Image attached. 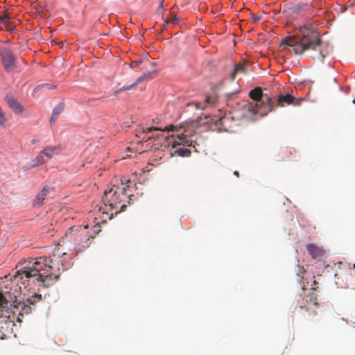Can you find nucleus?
I'll use <instances>...</instances> for the list:
<instances>
[{"mask_svg": "<svg viewBox=\"0 0 355 355\" xmlns=\"http://www.w3.org/2000/svg\"><path fill=\"white\" fill-rule=\"evenodd\" d=\"M307 6L306 4H295L294 5L291 9L293 10V12L295 13H300L301 11L304 10V8Z\"/></svg>", "mask_w": 355, "mask_h": 355, "instance_id": "obj_22", "label": "nucleus"}, {"mask_svg": "<svg viewBox=\"0 0 355 355\" xmlns=\"http://www.w3.org/2000/svg\"><path fill=\"white\" fill-rule=\"evenodd\" d=\"M55 87H56L55 85H51V84H49V83L41 84V85H37L35 88V89L33 91V95L36 96H37L39 94V92L40 91H42L44 89H47V90H50V89H55Z\"/></svg>", "mask_w": 355, "mask_h": 355, "instance_id": "obj_18", "label": "nucleus"}, {"mask_svg": "<svg viewBox=\"0 0 355 355\" xmlns=\"http://www.w3.org/2000/svg\"><path fill=\"white\" fill-rule=\"evenodd\" d=\"M4 337H5V334H2L1 335L0 334L1 339H4Z\"/></svg>", "mask_w": 355, "mask_h": 355, "instance_id": "obj_36", "label": "nucleus"}, {"mask_svg": "<svg viewBox=\"0 0 355 355\" xmlns=\"http://www.w3.org/2000/svg\"><path fill=\"white\" fill-rule=\"evenodd\" d=\"M299 102L300 101L291 94L279 95L276 103L275 102V107L276 106L284 107L285 105H298Z\"/></svg>", "mask_w": 355, "mask_h": 355, "instance_id": "obj_11", "label": "nucleus"}, {"mask_svg": "<svg viewBox=\"0 0 355 355\" xmlns=\"http://www.w3.org/2000/svg\"><path fill=\"white\" fill-rule=\"evenodd\" d=\"M191 132L187 130H184L183 132L176 135H172L171 137L173 139L172 146L175 147L178 145L195 146L196 142L191 138Z\"/></svg>", "mask_w": 355, "mask_h": 355, "instance_id": "obj_8", "label": "nucleus"}, {"mask_svg": "<svg viewBox=\"0 0 355 355\" xmlns=\"http://www.w3.org/2000/svg\"><path fill=\"white\" fill-rule=\"evenodd\" d=\"M64 105L63 103H58L53 110L52 115L50 119L51 124L55 123L58 116L62 113L64 110Z\"/></svg>", "mask_w": 355, "mask_h": 355, "instance_id": "obj_16", "label": "nucleus"}, {"mask_svg": "<svg viewBox=\"0 0 355 355\" xmlns=\"http://www.w3.org/2000/svg\"><path fill=\"white\" fill-rule=\"evenodd\" d=\"M10 309L13 313L18 312L19 315L24 316L31 313L32 308L26 302H22L17 298L10 303Z\"/></svg>", "mask_w": 355, "mask_h": 355, "instance_id": "obj_9", "label": "nucleus"}, {"mask_svg": "<svg viewBox=\"0 0 355 355\" xmlns=\"http://www.w3.org/2000/svg\"><path fill=\"white\" fill-rule=\"evenodd\" d=\"M245 72V64L243 63H239L235 65L234 71L232 72L230 75V79L232 81H233L235 78L237 74L239 73H244Z\"/></svg>", "mask_w": 355, "mask_h": 355, "instance_id": "obj_17", "label": "nucleus"}, {"mask_svg": "<svg viewBox=\"0 0 355 355\" xmlns=\"http://www.w3.org/2000/svg\"><path fill=\"white\" fill-rule=\"evenodd\" d=\"M325 53L322 51L320 50L319 53L313 56V58L320 62H323V59L325 57Z\"/></svg>", "mask_w": 355, "mask_h": 355, "instance_id": "obj_26", "label": "nucleus"}, {"mask_svg": "<svg viewBox=\"0 0 355 355\" xmlns=\"http://www.w3.org/2000/svg\"><path fill=\"white\" fill-rule=\"evenodd\" d=\"M234 175H236L237 177H239V172H238L237 171H235L234 172Z\"/></svg>", "mask_w": 355, "mask_h": 355, "instance_id": "obj_35", "label": "nucleus"}, {"mask_svg": "<svg viewBox=\"0 0 355 355\" xmlns=\"http://www.w3.org/2000/svg\"><path fill=\"white\" fill-rule=\"evenodd\" d=\"M179 23V19L176 16H171L165 20V24H177Z\"/></svg>", "mask_w": 355, "mask_h": 355, "instance_id": "obj_25", "label": "nucleus"}, {"mask_svg": "<svg viewBox=\"0 0 355 355\" xmlns=\"http://www.w3.org/2000/svg\"><path fill=\"white\" fill-rule=\"evenodd\" d=\"M157 137H158V135H152L148 137V139L153 138L154 139H157Z\"/></svg>", "mask_w": 355, "mask_h": 355, "instance_id": "obj_33", "label": "nucleus"}, {"mask_svg": "<svg viewBox=\"0 0 355 355\" xmlns=\"http://www.w3.org/2000/svg\"><path fill=\"white\" fill-rule=\"evenodd\" d=\"M6 122V116L0 107V125L1 126H5Z\"/></svg>", "mask_w": 355, "mask_h": 355, "instance_id": "obj_27", "label": "nucleus"}, {"mask_svg": "<svg viewBox=\"0 0 355 355\" xmlns=\"http://www.w3.org/2000/svg\"><path fill=\"white\" fill-rule=\"evenodd\" d=\"M87 229V226L83 228L71 227L65 234L66 239L73 242L74 250L77 253L84 252L90 245L93 237Z\"/></svg>", "mask_w": 355, "mask_h": 355, "instance_id": "obj_5", "label": "nucleus"}, {"mask_svg": "<svg viewBox=\"0 0 355 355\" xmlns=\"http://www.w3.org/2000/svg\"><path fill=\"white\" fill-rule=\"evenodd\" d=\"M174 153L180 157H189L191 155V150L188 148L180 147L175 150Z\"/></svg>", "mask_w": 355, "mask_h": 355, "instance_id": "obj_20", "label": "nucleus"}, {"mask_svg": "<svg viewBox=\"0 0 355 355\" xmlns=\"http://www.w3.org/2000/svg\"><path fill=\"white\" fill-rule=\"evenodd\" d=\"M306 249L309 253V254L313 258L316 259L318 257H323L324 254V250L314 243H309L306 245Z\"/></svg>", "mask_w": 355, "mask_h": 355, "instance_id": "obj_14", "label": "nucleus"}, {"mask_svg": "<svg viewBox=\"0 0 355 355\" xmlns=\"http://www.w3.org/2000/svg\"><path fill=\"white\" fill-rule=\"evenodd\" d=\"M8 308V301L4 295L0 293V309Z\"/></svg>", "mask_w": 355, "mask_h": 355, "instance_id": "obj_23", "label": "nucleus"}, {"mask_svg": "<svg viewBox=\"0 0 355 355\" xmlns=\"http://www.w3.org/2000/svg\"><path fill=\"white\" fill-rule=\"evenodd\" d=\"M320 43V37L315 31L306 30L301 38L289 37L282 44L291 47L295 54H302L309 49L316 50Z\"/></svg>", "mask_w": 355, "mask_h": 355, "instance_id": "obj_3", "label": "nucleus"}, {"mask_svg": "<svg viewBox=\"0 0 355 355\" xmlns=\"http://www.w3.org/2000/svg\"><path fill=\"white\" fill-rule=\"evenodd\" d=\"M129 180H121V184H126L129 182Z\"/></svg>", "mask_w": 355, "mask_h": 355, "instance_id": "obj_34", "label": "nucleus"}, {"mask_svg": "<svg viewBox=\"0 0 355 355\" xmlns=\"http://www.w3.org/2000/svg\"><path fill=\"white\" fill-rule=\"evenodd\" d=\"M5 26L10 31H12L15 28V26L12 24L11 21H10V25L5 24Z\"/></svg>", "mask_w": 355, "mask_h": 355, "instance_id": "obj_32", "label": "nucleus"}, {"mask_svg": "<svg viewBox=\"0 0 355 355\" xmlns=\"http://www.w3.org/2000/svg\"><path fill=\"white\" fill-rule=\"evenodd\" d=\"M251 17L253 19L254 21H259L261 18V15H257L255 14H252Z\"/></svg>", "mask_w": 355, "mask_h": 355, "instance_id": "obj_30", "label": "nucleus"}, {"mask_svg": "<svg viewBox=\"0 0 355 355\" xmlns=\"http://www.w3.org/2000/svg\"><path fill=\"white\" fill-rule=\"evenodd\" d=\"M217 101V98L215 96H209L206 98L203 103L193 102L189 105H195L196 109L203 110L207 107L214 106Z\"/></svg>", "mask_w": 355, "mask_h": 355, "instance_id": "obj_13", "label": "nucleus"}, {"mask_svg": "<svg viewBox=\"0 0 355 355\" xmlns=\"http://www.w3.org/2000/svg\"><path fill=\"white\" fill-rule=\"evenodd\" d=\"M353 268H355V264L353 265Z\"/></svg>", "mask_w": 355, "mask_h": 355, "instance_id": "obj_38", "label": "nucleus"}, {"mask_svg": "<svg viewBox=\"0 0 355 355\" xmlns=\"http://www.w3.org/2000/svg\"><path fill=\"white\" fill-rule=\"evenodd\" d=\"M2 62L6 71H11L15 68V58L10 50L3 49L0 51Z\"/></svg>", "mask_w": 355, "mask_h": 355, "instance_id": "obj_10", "label": "nucleus"}, {"mask_svg": "<svg viewBox=\"0 0 355 355\" xmlns=\"http://www.w3.org/2000/svg\"><path fill=\"white\" fill-rule=\"evenodd\" d=\"M10 19H11V17L6 12H4V14L3 15L0 16V20L4 24L10 25Z\"/></svg>", "mask_w": 355, "mask_h": 355, "instance_id": "obj_24", "label": "nucleus"}, {"mask_svg": "<svg viewBox=\"0 0 355 355\" xmlns=\"http://www.w3.org/2000/svg\"><path fill=\"white\" fill-rule=\"evenodd\" d=\"M150 74V73H144L143 74L142 76H139L137 80L132 83V85H128V86H125V87H123L120 89H119L118 90L116 91V94H119L121 92H124V91H127V90H130L132 88H135L137 87V85L141 83V81H143L147 76H149Z\"/></svg>", "mask_w": 355, "mask_h": 355, "instance_id": "obj_15", "label": "nucleus"}, {"mask_svg": "<svg viewBox=\"0 0 355 355\" xmlns=\"http://www.w3.org/2000/svg\"><path fill=\"white\" fill-rule=\"evenodd\" d=\"M163 1H164V0H161V1H160V3H159V7L160 8H162Z\"/></svg>", "mask_w": 355, "mask_h": 355, "instance_id": "obj_37", "label": "nucleus"}, {"mask_svg": "<svg viewBox=\"0 0 355 355\" xmlns=\"http://www.w3.org/2000/svg\"><path fill=\"white\" fill-rule=\"evenodd\" d=\"M42 300V295L38 294H35L32 295L31 297L26 300V302L30 305H35L37 302H40Z\"/></svg>", "mask_w": 355, "mask_h": 355, "instance_id": "obj_21", "label": "nucleus"}, {"mask_svg": "<svg viewBox=\"0 0 355 355\" xmlns=\"http://www.w3.org/2000/svg\"><path fill=\"white\" fill-rule=\"evenodd\" d=\"M249 96L257 101L256 103L248 105L249 110L253 114L265 116L275 110V101L267 94H263L261 87H257L251 90Z\"/></svg>", "mask_w": 355, "mask_h": 355, "instance_id": "obj_4", "label": "nucleus"}, {"mask_svg": "<svg viewBox=\"0 0 355 355\" xmlns=\"http://www.w3.org/2000/svg\"><path fill=\"white\" fill-rule=\"evenodd\" d=\"M64 270V264L59 256L53 254L49 257H40L34 262L30 261L23 269L17 271L15 279L35 278L40 282L39 286L49 287L57 281L60 270Z\"/></svg>", "mask_w": 355, "mask_h": 355, "instance_id": "obj_1", "label": "nucleus"}, {"mask_svg": "<svg viewBox=\"0 0 355 355\" xmlns=\"http://www.w3.org/2000/svg\"><path fill=\"white\" fill-rule=\"evenodd\" d=\"M141 62V60H139V61H133L132 62V63L130 64V67L131 68H134L137 66H138L140 63Z\"/></svg>", "mask_w": 355, "mask_h": 355, "instance_id": "obj_31", "label": "nucleus"}, {"mask_svg": "<svg viewBox=\"0 0 355 355\" xmlns=\"http://www.w3.org/2000/svg\"><path fill=\"white\" fill-rule=\"evenodd\" d=\"M126 188L113 186L104 191L102 201L104 207H101L99 210L103 214H105L109 219L112 218L114 215L124 211L126 208L125 204H121L123 198L127 197Z\"/></svg>", "mask_w": 355, "mask_h": 355, "instance_id": "obj_2", "label": "nucleus"}, {"mask_svg": "<svg viewBox=\"0 0 355 355\" xmlns=\"http://www.w3.org/2000/svg\"><path fill=\"white\" fill-rule=\"evenodd\" d=\"M49 191V188L44 187L43 189L37 195L35 204L41 205L46 198Z\"/></svg>", "mask_w": 355, "mask_h": 355, "instance_id": "obj_19", "label": "nucleus"}, {"mask_svg": "<svg viewBox=\"0 0 355 355\" xmlns=\"http://www.w3.org/2000/svg\"><path fill=\"white\" fill-rule=\"evenodd\" d=\"M318 306V295L312 291L306 295L300 303V308L306 311L311 312L313 315H317V309Z\"/></svg>", "mask_w": 355, "mask_h": 355, "instance_id": "obj_7", "label": "nucleus"}, {"mask_svg": "<svg viewBox=\"0 0 355 355\" xmlns=\"http://www.w3.org/2000/svg\"><path fill=\"white\" fill-rule=\"evenodd\" d=\"M153 130H162V129L152 126V127H149V128H146L145 129L143 130V132L145 133H149Z\"/></svg>", "mask_w": 355, "mask_h": 355, "instance_id": "obj_29", "label": "nucleus"}, {"mask_svg": "<svg viewBox=\"0 0 355 355\" xmlns=\"http://www.w3.org/2000/svg\"><path fill=\"white\" fill-rule=\"evenodd\" d=\"M62 148L60 146H49L45 147L41 150L36 157L33 159L31 168H34L42 165L45 163L47 160L53 158L55 155H58L61 153Z\"/></svg>", "mask_w": 355, "mask_h": 355, "instance_id": "obj_6", "label": "nucleus"}, {"mask_svg": "<svg viewBox=\"0 0 355 355\" xmlns=\"http://www.w3.org/2000/svg\"><path fill=\"white\" fill-rule=\"evenodd\" d=\"M183 125H180L178 127L177 125H171L169 126H166L164 130H180V129H182L183 128Z\"/></svg>", "mask_w": 355, "mask_h": 355, "instance_id": "obj_28", "label": "nucleus"}, {"mask_svg": "<svg viewBox=\"0 0 355 355\" xmlns=\"http://www.w3.org/2000/svg\"><path fill=\"white\" fill-rule=\"evenodd\" d=\"M6 101L8 106L16 114H20L23 112V110H24L23 107L12 95H10V94L6 95Z\"/></svg>", "mask_w": 355, "mask_h": 355, "instance_id": "obj_12", "label": "nucleus"}]
</instances>
